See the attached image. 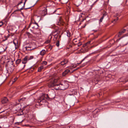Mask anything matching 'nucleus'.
I'll list each match as a JSON object with an SVG mask.
<instances>
[{"label": "nucleus", "instance_id": "nucleus-1", "mask_svg": "<svg viewBox=\"0 0 128 128\" xmlns=\"http://www.w3.org/2000/svg\"><path fill=\"white\" fill-rule=\"evenodd\" d=\"M54 98V97H52L50 95V97H49L48 94H43L40 97L37 102L39 103L40 106H41L46 102V100L45 98L48 100L49 98L52 99Z\"/></svg>", "mask_w": 128, "mask_h": 128}, {"label": "nucleus", "instance_id": "nucleus-2", "mask_svg": "<svg viewBox=\"0 0 128 128\" xmlns=\"http://www.w3.org/2000/svg\"><path fill=\"white\" fill-rule=\"evenodd\" d=\"M58 81L57 79H54L52 80L48 84V86L49 87H52L55 86L56 83Z\"/></svg>", "mask_w": 128, "mask_h": 128}, {"label": "nucleus", "instance_id": "nucleus-3", "mask_svg": "<svg viewBox=\"0 0 128 128\" xmlns=\"http://www.w3.org/2000/svg\"><path fill=\"white\" fill-rule=\"evenodd\" d=\"M64 24V22L62 18L61 17H60L57 22L56 24L59 26H63Z\"/></svg>", "mask_w": 128, "mask_h": 128}, {"label": "nucleus", "instance_id": "nucleus-4", "mask_svg": "<svg viewBox=\"0 0 128 128\" xmlns=\"http://www.w3.org/2000/svg\"><path fill=\"white\" fill-rule=\"evenodd\" d=\"M60 90H64L67 88L68 85L67 84L64 83V84H60Z\"/></svg>", "mask_w": 128, "mask_h": 128}, {"label": "nucleus", "instance_id": "nucleus-5", "mask_svg": "<svg viewBox=\"0 0 128 128\" xmlns=\"http://www.w3.org/2000/svg\"><path fill=\"white\" fill-rule=\"evenodd\" d=\"M28 56H26L22 60V64H24L22 68H24L25 66L26 65L25 64L27 62V61L28 60Z\"/></svg>", "mask_w": 128, "mask_h": 128}, {"label": "nucleus", "instance_id": "nucleus-6", "mask_svg": "<svg viewBox=\"0 0 128 128\" xmlns=\"http://www.w3.org/2000/svg\"><path fill=\"white\" fill-rule=\"evenodd\" d=\"M32 28L33 29H36L38 28V25L37 23L36 22L32 23Z\"/></svg>", "mask_w": 128, "mask_h": 128}, {"label": "nucleus", "instance_id": "nucleus-7", "mask_svg": "<svg viewBox=\"0 0 128 128\" xmlns=\"http://www.w3.org/2000/svg\"><path fill=\"white\" fill-rule=\"evenodd\" d=\"M8 101V100L6 97H4L3 98L2 100V104H4L7 103Z\"/></svg>", "mask_w": 128, "mask_h": 128}, {"label": "nucleus", "instance_id": "nucleus-8", "mask_svg": "<svg viewBox=\"0 0 128 128\" xmlns=\"http://www.w3.org/2000/svg\"><path fill=\"white\" fill-rule=\"evenodd\" d=\"M24 48L26 50H32L34 49L35 48H32V46H28L25 47Z\"/></svg>", "mask_w": 128, "mask_h": 128}, {"label": "nucleus", "instance_id": "nucleus-9", "mask_svg": "<svg viewBox=\"0 0 128 128\" xmlns=\"http://www.w3.org/2000/svg\"><path fill=\"white\" fill-rule=\"evenodd\" d=\"M68 62V60L65 59L60 62V64L61 65H64L66 64Z\"/></svg>", "mask_w": 128, "mask_h": 128}, {"label": "nucleus", "instance_id": "nucleus-10", "mask_svg": "<svg viewBox=\"0 0 128 128\" xmlns=\"http://www.w3.org/2000/svg\"><path fill=\"white\" fill-rule=\"evenodd\" d=\"M126 31V30L125 29H123L122 30L120 31L119 32V34L118 35V37H120L122 34L125 32Z\"/></svg>", "mask_w": 128, "mask_h": 128}, {"label": "nucleus", "instance_id": "nucleus-11", "mask_svg": "<svg viewBox=\"0 0 128 128\" xmlns=\"http://www.w3.org/2000/svg\"><path fill=\"white\" fill-rule=\"evenodd\" d=\"M70 72V70H65L62 73V75L63 76H65Z\"/></svg>", "mask_w": 128, "mask_h": 128}, {"label": "nucleus", "instance_id": "nucleus-12", "mask_svg": "<svg viewBox=\"0 0 128 128\" xmlns=\"http://www.w3.org/2000/svg\"><path fill=\"white\" fill-rule=\"evenodd\" d=\"M60 86V84H56L55 86V89L56 90H60V88H59Z\"/></svg>", "mask_w": 128, "mask_h": 128}, {"label": "nucleus", "instance_id": "nucleus-13", "mask_svg": "<svg viewBox=\"0 0 128 128\" xmlns=\"http://www.w3.org/2000/svg\"><path fill=\"white\" fill-rule=\"evenodd\" d=\"M46 53V51L44 50H42L40 52V54L42 56H43Z\"/></svg>", "mask_w": 128, "mask_h": 128}, {"label": "nucleus", "instance_id": "nucleus-14", "mask_svg": "<svg viewBox=\"0 0 128 128\" xmlns=\"http://www.w3.org/2000/svg\"><path fill=\"white\" fill-rule=\"evenodd\" d=\"M7 47H6L5 49H4L2 47H0V52H4L6 50Z\"/></svg>", "mask_w": 128, "mask_h": 128}, {"label": "nucleus", "instance_id": "nucleus-15", "mask_svg": "<svg viewBox=\"0 0 128 128\" xmlns=\"http://www.w3.org/2000/svg\"><path fill=\"white\" fill-rule=\"evenodd\" d=\"M56 45L57 47H58L60 45V41L57 40L56 42Z\"/></svg>", "mask_w": 128, "mask_h": 128}, {"label": "nucleus", "instance_id": "nucleus-16", "mask_svg": "<svg viewBox=\"0 0 128 128\" xmlns=\"http://www.w3.org/2000/svg\"><path fill=\"white\" fill-rule=\"evenodd\" d=\"M44 12V14L43 15H46L47 13V9L46 8H44V9L43 10L42 12Z\"/></svg>", "mask_w": 128, "mask_h": 128}, {"label": "nucleus", "instance_id": "nucleus-17", "mask_svg": "<svg viewBox=\"0 0 128 128\" xmlns=\"http://www.w3.org/2000/svg\"><path fill=\"white\" fill-rule=\"evenodd\" d=\"M27 97H24L18 100V101L19 102H20L21 101H24L27 98Z\"/></svg>", "mask_w": 128, "mask_h": 128}, {"label": "nucleus", "instance_id": "nucleus-18", "mask_svg": "<svg viewBox=\"0 0 128 128\" xmlns=\"http://www.w3.org/2000/svg\"><path fill=\"white\" fill-rule=\"evenodd\" d=\"M44 68L43 66H41L40 67H39L38 69V71L39 72H40L42 70V69Z\"/></svg>", "mask_w": 128, "mask_h": 128}, {"label": "nucleus", "instance_id": "nucleus-19", "mask_svg": "<svg viewBox=\"0 0 128 128\" xmlns=\"http://www.w3.org/2000/svg\"><path fill=\"white\" fill-rule=\"evenodd\" d=\"M21 60L20 59H18L16 60V64H18L21 62Z\"/></svg>", "mask_w": 128, "mask_h": 128}, {"label": "nucleus", "instance_id": "nucleus-20", "mask_svg": "<svg viewBox=\"0 0 128 128\" xmlns=\"http://www.w3.org/2000/svg\"><path fill=\"white\" fill-rule=\"evenodd\" d=\"M67 35L68 37H70L71 36V34L70 32L68 31H67Z\"/></svg>", "mask_w": 128, "mask_h": 128}, {"label": "nucleus", "instance_id": "nucleus-21", "mask_svg": "<svg viewBox=\"0 0 128 128\" xmlns=\"http://www.w3.org/2000/svg\"><path fill=\"white\" fill-rule=\"evenodd\" d=\"M91 42L90 41H89L87 43H86L85 44H84L83 45V47H85L86 46H87L88 44H90Z\"/></svg>", "mask_w": 128, "mask_h": 128}, {"label": "nucleus", "instance_id": "nucleus-22", "mask_svg": "<svg viewBox=\"0 0 128 128\" xmlns=\"http://www.w3.org/2000/svg\"><path fill=\"white\" fill-rule=\"evenodd\" d=\"M104 17H103V16H102L101 17V18L100 19V20H99V24L100 23L102 22L103 19H104Z\"/></svg>", "mask_w": 128, "mask_h": 128}, {"label": "nucleus", "instance_id": "nucleus-23", "mask_svg": "<svg viewBox=\"0 0 128 128\" xmlns=\"http://www.w3.org/2000/svg\"><path fill=\"white\" fill-rule=\"evenodd\" d=\"M34 58V56H31L29 57L28 56V60H30L32 59H33Z\"/></svg>", "mask_w": 128, "mask_h": 128}, {"label": "nucleus", "instance_id": "nucleus-24", "mask_svg": "<svg viewBox=\"0 0 128 128\" xmlns=\"http://www.w3.org/2000/svg\"><path fill=\"white\" fill-rule=\"evenodd\" d=\"M42 64L43 65H46L47 64V62L46 61H44L42 63Z\"/></svg>", "mask_w": 128, "mask_h": 128}, {"label": "nucleus", "instance_id": "nucleus-25", "mask_svg": "<svg viewBox=\"0 0 128 128\" xmlns=\"http://www.w3.org/2000/svg\"><path fill=\"white\" fill-rule=\"evenodd\" d=\"M35 46V44H31L30 45V46H32V48H36V47L35 46L34 47V46Z\"/></svg>", "mask_w": 128, "mask_h": 128}, {"label": "nucleus", "instance_id": "nucleus-26", "mask_svg": "<svg viewBox=\"0 0 128 128\" xmlns=\"http://www.w3.org/2000/svg\"><path fill=\"white\" fill-rule=\"evenodd\" d=\"M107 14V13L106 12H104V13L103 14V16H103V17H104L106 16V15Z\"/></svg>", "mask_w": 128, "mask_h": 128}, {"label": "nucleus", "instance_id": "nucleus-27", "mask_svg": "<svg viewBox=\"0 0 128 128\" xmlns=\"http://www.w3.org/2000/svg\"><path fill=\"white\" fill-rule=\"evenodd\" d=\"M4 24L2 22H0V27H1Z\"/></svg>", "mask_w": 128, "mask_h": 128}, {"label": "nucleus", "instance_id": "nucleus-28", "mask_svg": "<svg viewBox=\"0 0 128 128\" xmlns=\"http://www.w3.org/2000/svg\"><path fill=\"white\" fill-rule=\"evenodd\" d=\"M17 79V78H15L14 79V80H13L12 81L13 82L12 83H13L14 82H15Z\"/></svg>", "mask_w": 128, "mask_h": 128}, {"label": "nucleus", "instance_id": "nucleus-29", "mask_svg": "<svg viewBox=\"0 0 128 128\" xmlns=\"http://www.w3.org/2000/svg\"><path fill=\"white\" fill-rule=\"evenodd\" d=\"M82 44L81 42H79L77 44V45L78 46H81Z\"/></svg>", "mask_w": 128, "mask_h": 128}, {"label": "nucleus", "instance_id": "nucleus-30", "mask_svg": "<svg viewBox=\"0 0 128 128\" xmlns=\"http://www.w3.org/2000/svg\"><path fill=\"white\" fill-rule=\"evenodd\" d=\"M69 128H75L74 127L72 126H68Z\"/></svg>", "mask_w": 128, "mask_h": 128}, {"label": "nucleus", "instance_id": "nucleus-31", "mask_svg": "<svg viewBox=\"0 0 128 128\" xmlns=\"http://www.w3.org/2000/svg\"><path fill=\"white\" fill-rule=\"evenodd\" d=\"M50 42V40H46V41L45 42L46 43H49Z\"/></svg>", "mask_w": 128, "mask_h": 128}, {"label": "nucleus", "instance_id": "nucleus-32", "mask_svg": "<svg viewBox=\"0 0 128 128\" xmlns=\"http://www.w3.org/2000/svg\"><path fill=\"white\" fill-rule=\"evenodd\" d=\"M23 0H22V1H21L20 2V3H18V4L17 5H18V6L19 4H22V1H23Z\"/></svg>", "mask_w": 128, "mask_h": 128}, {"label": "nucleus", "instance_id": "nucleus-33", "mask_svg": "<svg viewBox=\"0 0 128 128\" xmlns=\"http://www.w3.org/2000/svg\"><path fill=\"white\" fill-rule=\"evenodd\" d=\"M122 38V37L121 38H119V39H117V40H116V42H118L119 41V40H120V39H121Z\"/></svg>", "mask_w": 128, "mask_h": 128}, {"label": "nucleus", "instance_id": "nucleus-34", "mask_svg": "<svg viewBox=\"0 0 128 128\" xmlns=\"http://www.w3.org/2000/svg\"><path fill=\"white\" fill-rule=\"evenodd\" d=\"M117 20H116V19H114V20L112 21V22H116Z\"/></svg>", "mask_w": 128, "mask_h": 128}, {"label": "nucleus", "instance_id": "nucleus-35", "mask_svg": "<svg viewBox=\"0 0 128 128\" xmlns=\"http://www.w3.org/2000/svg\"><path fill=\"white\" fill-rule=\"evenodd\" d=\"M31 25H32V23H30L29 24V25L28 26V28H29L30 27V26Z\"/></svg>", "mask_w": 128, "mask_h": 128}, {"label": "nucleus", "instance_id": "nucleus-36", "mask_svg": "<svg viewBox=\"0 0 128 128\" xmlns=\"http://www.w3.org/2000/svg\"><path fill=\"white\" fill-rule=\"evenodd\" d=\"M6 0H0V2L1 1H2L3 2H4L6 1Z\"/></svg>", "mask_w": 128, "mask_h": 128}, {"label": "nucleus", "instance_id": "nucleus-37", "mask_svg": "<svg viewBox=\"0 0 128 128\" xmlns=\"http://www.w3.org/2000/svg\"><path fill=\"white\" fill-rule=\"evenodd\" d=\"M85 58H84V59H83L82 60V61L81 62H80V63H79V64H80L83 61H84V59H85Z\"/></svg>", "mask_w": 128, "mask_h": 128}, {"label": "nucleus", "instance_id": "nucleus-38", "mask_svg": "<svg viewBox=\"0 0 128 128\" xmlns=\"http://www.w3.org/2000/svg\"><path fill=\"white\" fill-rule=\"evenodd\" d=\"M86 24H84V26H82V28H84L85 27V26H86Z\"/></svg>", "mask_w": 128, "mask_h": 128}, {"label": "nucleus", "instance_id": "nucleus-39", "mask_svg": "<svg viewBox=\"0 0 128 128\" xmlns=\"http://www.w3.org/2000/svg\"><path fill=\"white\" fill-rule=\"evenodd\" d=\"M26 0H25V1L24 2V4H25V3H26Z\"/></svg>", "mask_w": 128, "mask_h": 128}, {"label": "nucleus", "instance_id": "nucleus-40", "mask_svg": "<svg viewBox=\"0 0 128 128\" xmlns=\"http://www.w3.org/2000/svg\"><path fill=\"white\" fill-rule=\"evenodd\" d=\"M119 15V14L118 13H117L116 14V16H114L116 17V16H118Z\"/></svg>", "mask_w": 128, "mask_h": 128}, {"label": "nucleus", "instance_id": "nucleus-41", "mask_svg": "<svg viewBox=\"0 0 128 128\" xmlns=\"http://www.w3.org/2000/svg\"><path fill=\"white\" fill-rule=\"evenodd\" d=\"M116 19V20H118V17H117Z\"/></svg>", "mask_w": 128, "mask_h": 128}, {"label": "nucleus", "instance_id": "nucleus-42", "mask_svg": "<svg viewBox=\"0 0 128 128\" xmlns=\"http://www.w3.org/2000/svg\"><path fill=\"white\" fill-rule=\"evenodd\" d=\"M32 7V6L30 7L29 8H25V9H29V8H30L31 7Z\"/></svg>", "mask_w": 128, "mask_h": 128}, {"label": "nucleus", "instance_id": "nucleus-43", "mask_svg": "<svg viewBox=\"0 0 128 128\" xmlns=\"http://www.w3.org/2000/svg\"><path fill=\"white\" fill-rule=\"evenodd\" d=\"M56 32V30H55V31H53V32L54 33Z\"/></svg>", "mask_w": 128, "mask_h": 128}, {"label": "nucleus", "instance_id": "nucleus-44", "mask_svg": "<svg viewBox=\"0 0 128 128\" xmlns=\"http://www.w3.org/2000/svg\"><path fill=\"white\" fill-rule=\"evenodd\" d=\"M93 30L95 32H96L97 31V30Z\"/></svg>", "mask_w": 128, "mask_h": 128}, {"label": "nucleus", "instance_id": "nucleus-45", "mask_svg": "<svg viewBox=\"0 0 128 128\" xmlns=\"http://www.w3.org/2000/svg\"><path fill=\"white\" fill-rule=\"evenodd\" d=\"M23 9V8H22L20 9V10H22Z\"/></svg>", "mask_w": 128, "mask_h": 128}, {"label": "nucleus", "instance_id": "nucleus-46", "mask_svg": "<svg viewBox=\"0 0 128 128\" xmlns=\"http://www.w3.org/2000/svg\"><path fill=\"white\" fill-rule=\"evenodd\" d=\"M54 37L55 38V39L56 40V39L57 37Z\"/></svg>", "mask_w": 128, "mask_h": 128}, {"label": "nucleus", "instance_id": "nucleus-47", "mask_svg": "<svg viewBox=\"0 0 128 128\" xmlns=\"http://www.w3.org/2000/svg\"><path fill=\"white\" fill-rule=\"evenodd\" d=\"M14 44L16 45V43H14Z\"/></svg>", "mask_w": 128, "mask_h": 128}, {"label": "nucleus", "instance_id": "nucleus-48", "mask_svg": "<svg viewBox=\"0 0 128 128\" xmlns=\"http://www.w3.org/2000/svg\"><path fill=\"white\" fill-rule=\"evenodd\" d=\"M50 37V38H52V36H49V37Z\"/></svg>", "mask_w": 128, "mask_h": 128}, {"label": "nucleus", "instance_id": "nucleus-49", "mask_svg": "<svg viewBox=\"0 0 128 128\" xmlns=\"http://www.w3.org/2000/svg\"><path fill=\"white\" fill-rule=\"evenodd\" d=\"M78 69V68H77V69H76V70H74H74H77Z\"/></svg>", "mask_w": 128, "mask_h": 128}, {"label": "nucleus", "instance_id": "nucleus-50", "mask_svg": "<svg viewBox=\"0 0 128 128\" xmlns=\"http://www.w3.org/2000/svg\"><path fill=\"white\" fill-rule=\"evenodd\" d=\"M0 128H2V127H1V126H0Z\"/></svg>", "mask_w": 128, "mask_h": 128}, {"label": "nucleus", "instance_id": "nucleus-51", "mask_svg": "<svg viewBox=\"0 0 128 128\" xmlns=\"http://www.w3.org/2000/svg\"><path fill=\"white\" fill-rule=\"evenodd\" d=\"M18 123V122H17V123Z\"/></svg>", "mask_w": 128, "mask_h": 128}]
</instances>
